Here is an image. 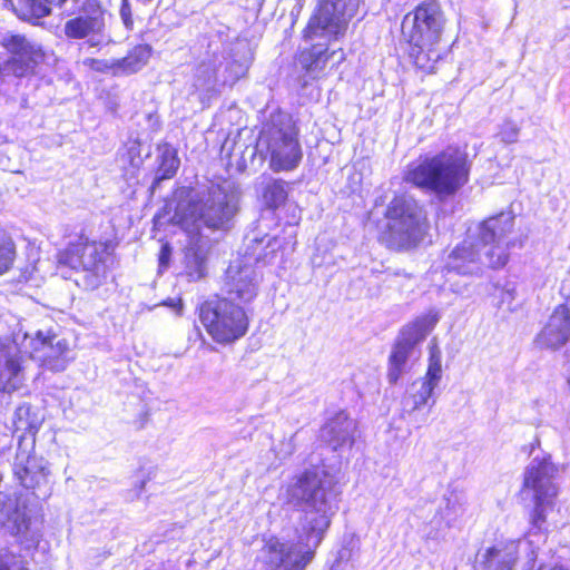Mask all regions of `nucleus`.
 Returning a JSON list of instances; mask_svg holds the SVG:
<instances>
[{"label":"nucleus","instance_id":"obj_1","mask_svg":"<svg viewBox=\"0 0 570 570\" xmlns=\"http://www.w3.org/2000/svg\"><path fill=\"white\" fill-rule=\"evenodd\" d=\"M332 475L322 469H307L295 475L286 488L287 503L301 515L292 541L268 540L259 559L269 570H305L338 510Z\"/></svg>","mask_w":570,"mask_h":570},{"label":"nucleus","instance_id":"obj_2","mask_svg":"<svg viewBox=\"0 0 570 570\" xmlns=\"http://www.w3.org/2000/svg\"><path fill=\"white\" fill-rule=\"evenodd\" d=\"M238 200V193L230 183L210 184L191 191L186 203L178 204L175 215L189 233L202 228L227 232L233 226Z\"/></svg>","mask_w":570,"mask_h":570},{"label":"nucleus","instance_id":"obj_3","mask_svg":"<svg viewBox=\"0 0 570 570\" xmlns=\"http://www.w3.org/2000/svg\"><path fill=\"white\" fill-rule=\"evenodd\" d=\"M218 46L207 52L195 67L191 87L199 101L205 104L217 95L222 87L233 86L246 76L253 60L249 46L237 42L228 49Z\"/></svg>","mask_w":570,"mask_h":570},{"label":"nucleus","instance_id":"obj_4","mask_svg":"<svg viewBox=\"0 0 570 570\" xmlns=\"http://www.w3.org/2000/svg\"><path fill=\"white\" fill-rule=\"evenodd\" d=\"M469 174L466 155L459 149L448 148L410 167L404 179L420 189L433 193L439 199H446L468 183Z\"/></svg>","mask_w":570,"mask_h":570},{"label":"nucleus","instance_id":"obj_5","mask_svg":"<svg viewBox=\"0 0 570 570\" xmlns=\"http://www.w3.org/2000/svg\"><path fill=\"white\" fill-rule=\"evenodd\" d=\"M559 468L550 455L534 456L523 473L522 492L534 503L530 512L529 537H543L548 510L554 505L559 493Z\"/></svg>","mask_w":570,"mask_h":570},{"label":"nucleus","instance_id":"obj_6","mask_svg":"<svg viewBox=\"0 0 570 570\" xmlns=\"http://www.w3.org/2000/svg\"><path fill=\"white\" fill-rule=\"evenodd\" d=\"M114 250L112 242H96L81 235L58 254L59 268L68 267L78 277L75 283L87 291L98 288L106 278L105 257Z\"/></svg>","mask_w":570,"mask_h":570},{"label":"nucleus","instance_id":"obj_7","mask_svg":"<svg viewBox=\"0 0 570 570\" xmlns=\"http://www.w3.org/2000/svg\"><path fill=\"white\" fill-rule=\"evenodd\" d=\"M258 145L266 146L269 167L276 173L295 169L303 157L295 126L287 114L271 115L261 131Z\"/></svg>","mask_w":570,"mask_h":570},{"label":"nucleus","instance_id":"obj_8","mask_svg":"<svg viewBox=\"0 0 570 570\" xmlns=\"http://www.w3.org/2000/svg\"><path fill=\"white\" fill-rule=\"evenodd\" d=\"M199 320L212 338L220 344L233 343L243 337L249 324L242 305L218 296L200 305Z\"/></svg>","mask_w":570,"mask_h":570},{"label":"nucleus","instance_id":"obj_9","mask_svg":"<svg viewBox=\"0 0 570 570\" xmlns=\"http://www.w3.org/2000/svg\"><path fill=\"white\" fill-rule=\"evenodd\" d=\"M386 216L392 246L410 248L423 240L429 226L426 213L417 200L409 196L394 197Z\"/></svg>","mask_w":570,"mask_h":570},{"label":"nucleus","instance_id":"obj_10","mask_svg":"<svg viewBox=\"0 0 570 570\" xmlns=\"http://www.w3.org/2000/svg\"><path fill=\"white\" fill-rule=\"evenodd\" d=\"M439 322L436 312H430L415 318L400 331L387 361L386 379L391 385L411 370V362L420 356L419 344Z\"/></svg>","mask_w":570,"mask_h":570},{"label":"nucleus","instance_id":"obj_11","mask_svg":"<svg viewBox=\"0 0 570 570\" xmlns=\"http://www.w3.org/2000/svg\"><path fill=\"white\" fill-rule=\"evenodd\" d=\"M0 524L28 553L38 549L43 537V517L36 505L21 497L2 504Z\"/></svg>","mask_w":570,"mask_h":570},{"label":"nucleus","instance_id":"obj_12","mask_svg":"<svg viewBox=\"0 0 570 570\" xmlns=\"http://www.w3.org/2000/svg\"><path fill=\"white\" fill-rule=\"evenodd\" d=\"M53 3L68 14H76L63 24V33L68 39H86V43L91 48L100 47L108 40L106 10L98 0H69L65 6H60L56 0Z\"/></svg>","mask_w":570,"mask_h":570},{"label":"nucleus","instance_id":"obj_13","mask_svg":"<svg viewBox=\"0 0 570 570\" xmlns=\"http://www.w3.org/2000/svg\"><path fill=\"white\" fill-rule=\"evenodd\" d=\"M442 379V354L436 346L430 348L429 366L424 377L414 381L402 399L403 416L420 429L426 424L435 400L429 404L435 387Z\"/></svg>","mask_w":570,"mask_h":570},{"label":"nucleus","instance_id":"obj_14","mask_svg":"<svg viewBox=\"0 0 570 570\" xmlns=\"http://www.w3.org/2000/svg\"><path fill=\"white\" fill-rule=\"evenodd\" d=\"M363 0H322L304 30L306 40L338 39L356 17Z\"/></svg>","mask_w":570,"mask_h":570},{"label":"nucleus","instance_id":"obj_15","mask_svg":"<svg viewBox=\"0 0 570 570\" xmlns=\"http://www.w3.org/2000/svg\"><path fill=\"white\" fill-rule=\"evenodd\" d=\"M514 227L512 212H501L482 220L475 232H469L487 250V256L494 267H503L509 261V249L515 245L509 238Z\"/></svg>","mask_w":570,"mask_h":570},{"label":"nucleus","instance_id":"obj_16","mask_svg":"<svg viewBox=\"0 0 570 570\" xmlns=\"http://www.w3.org/2000/svg\"><path fill=\"white\" fill-rule=\"evenodd\" d=\"M445 18L436 1L420 3L402 22V32L411 45L436 46L441 40Z\"/></svg>","mask_w":570,"mask_h":570},{"label":"nucleus","instance_id":"obj_17","mask_svg":"<svg viewBox=\"0 0 570 570\" xmlns=\"http://www.w3.org/2000/svg\"><path fill=\"white\" fill-rule=\"evenodd\" d=\"M29 340L30 357L40 362L41 366L48 371L58 373L67 368L73 360L72 350L69 342L51 330L23 333V344L27 346Z\"/></svg>","mask_w":570,"mask_h":570},{"label":"nucleus","instance_id":"obj_18","mask_svg":"<svg viewBox=\"0 0 570 570\" xmlns=\"http://www.w3.org/2000/svg\"><path fill=\"white\" fill-rule=\"evenodd\" d=\"M21 443L14 458L13 474L23 488L32 490L36 498L47 499L51 494L48 462L22 450Z\"/></svg>","mask_w":570,"mask_h":570},{"label":"nucleus","instance_id":"obj_19","mask_svg":"<svg viewBox=\"0 0 570 570\" xmlns=\"http://www.w3.org/2000/svg\"><path fill=\"white\" fill-rule=\"evenodd\" d=\"M485 268L494 267L487 250L476 242L470 233L458 244L448 255L444 264V271L460 275H480Z\"/></svg>","mask_w":570,"mask_h":570},{"label":"nucleus","instance_id":"obj_20","mask_svg":"<svg viewBox=\"0 0 570 570\" xmlns=\"http://www.w3.org/2000/svg\"><path fill=\"white\" fill-rule=\"evenodd\" d=\"M0 45L10 53L7 60L18 71V78L35 73L36 68L42 62L45 52L35 40L21 33L7 32L2 36Z\"/></svg>","mask_w":570,"mask_h":570},{"label":"nucleus","instance_id":"obj_21","mask_svg":"<svg viewBox=\"0 0 570 570\" xmlns=\"http://www.w3.org/2000/svg\"><path fill=\"white\" fill-rule=\"evenodd\" d=\"M20 334L0 338V392L12 393L19 390L26 380L24 353L19 347Z\"/></svg>","mask_w":570,"mask_h":570},{"label":"nucleus","instance_id":"obj_22","mask_svg":"<svg viewBox=\"0 0 570 570\" xmlns=\"http://www.w3.org/2000/svg\"><path fill=\"white\" fill-rule=\"evenodd\" d=\"M355 431V421L345 411H338L321 428L320 438L333 451H344L352 448Z\"/></svg>","mask_w":570,"mask_h":570},{"label":"nucleus","instance_id":"obj_23","mask_svg":"<svg viewBox=\"0 0 570 570\" xmlns=\"http://www.w3.org/2000/svg\"><path fill=\"white\" fill-rule=\"evenodd\" d=\"M521 541H500L476 556L478 570H512L519 558Z\"/></svg>","mask_w":570,"mask_h":570},{"label":"nucleus","instance_id":"obj_24","mask_svg":"<svg viewBox=\"0 0 570 570\" xmlns=\"http://www.w3.org/2000/svg\"><path fill=\"white\" fill-rule=\"evenodd\" d=\"M570 337V312L564 306L556 308L547 325L537 336L541 347L557 350L564 345Z\"/></svg>","mask_w":570,"mask_h":570},{"label":"nucleus","instance_id":"obj_25","mask_svg":"<svg viewBox=\"0 0 570 570\" xmlns=\"http://www.w3.org/2000/svg\"><path fill=\"white\" fill-rule=\"evenodd\" d=\"M209 247L206 242L198 237L185 249L183 276L188 282H197L207 274V257Z\"/></svg>","mask_w":570,"mask_h":570},{"label":"nucleus","instance_id":"obj_26","mask_svg":"<svg viewBox=\"0 0 570 570\" xmlns=\"http://www.w3.org/2000/svg\"><path fill=\"white\" fill-rule=\"evenodd\" d=\"M226 296L242 305L249 303L257 295V282L252 267L240 268L236 275L230 276L226 284Z\"/></svg>","mask_w":570,"mask_h":570},{"label":"nucleus","instance_id":"obj_27","mask_svg":"<svg viewBox=\"0 0 570 570\" xmlns=\"http://www.w3.org/2000/svg\"><path fill=\"white\" fill-rule=\"evenodd\" d=\"M465 504L466 498L462 491L448 489L433 520L439 525L443 522L445 527L450 528L464 514Z\"/></svg>","mask_w":570,"mask_h":570},{"label":"nucleus","instance_id":"obj_28","mask_svg":"<svg viewBox=\"0 0 570 570\" xmlns=\"http://www.w3.org/2000/svg\"><path fill=\"white\" fill-rule=\"evenodd\" d=\"M336 51L328 52L325 43H315L309 49L301 51L298 63L305 70L311 79H317L322 76L330 58H333Z\"/></svg>","mask_w":570,"mask_h":570},{"label":"nucleus","instance_id":"obj_29","mask_svg":"<svg viewBox=\"0 0 570 570\" xmlns=\"http://www.w3.org/2000/svg\"><path fill=\"white\" fill-rule=\"evenodd\" d=\"M151 56L149 45H138L134 47L126 57L116 59V71L114 76H128L142 69Z\"/></svg>","mask_w":570,"mask_h":570},{"label":"nucleus","instance_id":"obj_30","mask_svg":"<svg viewBox=\"0 0 570 570\" xmlns=\"http://www.w3.org/2000/svg\"><path fill=\"white\" fill-rule=\"evenodd\" d=\"M289 184L283 179L264 178L261 184L263 202L269 209H277L286 204Z\"/></svg>","mask_w":570,"mask_h":570},{"label":"nucleus","instance_id":"obj_31","mask_svg":"<svg viewBox=\"0 0 570 570\" xmlns=\"http://www.w3.org/2000/svg\"><path fill=\"white\" fill-rule=\"evenodd\" d=\"M13 425L16 432L22 433L20 435L21 440L28 434L31 438V443L33 444L35 435L41 425V419L29 404H22L14 411Z\"/></svg>","mask_w":570,"mask_h":570},{"label":"nucleus","instance_id":"obj_32","mask_svg":"<svg viewBox=\"0 0 570 570\" xmlns=\"http://www.w3.org/2000/svg\"><path fill=\"white\" fill-rule=\"evenodd\" d=\"M159 150V166L151 184V190H155L163 180L174 177L180 163L176 150L169 145H165Z\"/></svg>","mask_w":570,"mask_h":570},{"label":"nucleus","instance_id":"obj_33","mask_svg":"<svg viewBox=\"0 0 570 570\" xmlns=\"http://www.w3.org/2000/svg\"><path fill=\"white\" fill-rule=\"evenodd\" d=\"M384 283L390 288H395L400 292H412L415 286V279L411 274L404 272L386 273Z\"/></svg>","mask_w":570,"mask_h":570},{"label":"nucleus","instance_id":"obj_34","mask_svg":"<svg viewBox=\"0 0 570 570\" xmlns=\"http://www.w3.org/2000/svg\"><path fill=\"white\" fill-rule=\"evenodd\" d=\"M16 255L13 242L0 234V274L7 272L13 263Z\"/></svg>","mask_w":570,"mask_h":570},{"label":"nucleus","instance_id":"obj_35","mask_svg":"<svg viewBox=\"0 0 570 570\" xmlns=\"http://www.w3.org/2000/svg\"><path fill=\"white\" fill-rule=\"evenodd\" d=\"M521 127L511 119H505L500 126L498 136L500 140L507 145L518 141Z\"/></svg>","mask_w":570,"mask_h":570},{"label":"nucleus","instance_id":"obj_36","mask_svg":"<svg viewBox=\"0 0 570 570\" xmlns=\"http://www.w3.org/2000/svg\"><path fill=\"white\" fill-rule=\"evenodd\" d=\"M0 570H28L21 556L10 551H0Z\"/></svg>","mask_w":570,"mask_h":570},{"label":"nucleus","instance_id":"obj_37","mask_svg":"<svg viewBox=\"0 0 570 570\" xmlns=\"http://www.w3.org/2000/svg\"><path fill=\"white\" fill-rule=\"evenodd\" d=\"M425 45H412L411 57L415 66L428 73L433 72V63L429 61V56L425 53Z\"/></svg>","mask_w":570,"mask_h":570},{"label":"nucleus","instance_id":"obj_38","mask_svg":"<svg viewBox=\"0 0 570 570\" xmlns=\"http://www.w3.org/2000/svg\"><path fill=\"white\" fill-rule=\"evenodd\" d=\"M83 65L89 67L90 69L98 72H109L114 76V71H116V59H95L87 58L83 61Z\"/></svg>","mask_w":570,"mask_h":570},{"label":"nucleus","instance_id":"obj_39","mask_svg":"<svg viewBox=\"0 0 570 570\" xmlns=\"http://www.w3.org/2000/svg\"><path fill=\"white\" fill-rule=\"evenodd\" d=\"M295 436H296V433L293 434L287 441L282 442L279 449L276 451V455L279 459H286L295 452V449H296V445L294 443Z\"/></svg>","mask_w":570,"mask_h":570},{"label":"nucleus","instance_id":"obj_40","mask_svg":"<svg viewBox=\"0 0 570 570\" xmlns=\"http://www.w3.org/2000/svg\"><path fill=\"white\" fill-rule=\"evenodd\" d=\"M284 206H286L287 210V220L286 224L288 225H297L301 219V209L299 207L294 203H286Z\"/></svg>","mask_w":570,"mask_h":570},{"label":"nucleus","instance_id":"obj_41","mask_svg":"<svg viewBox=\"0 0 570 570\" xmlns=\"http://www.w3.org/2000/svg\"><path fill=\"white\" fill-rule=\"evenodd\" d=\"M171 252H173V249L169 244L166 243V244L161 245L160 252H159V257H158L160 269H165L169 266Z\"/></svg>","mask_w":570,"mask_h":570},{"label":"nucleus","instance_id":"obj_42","mask_svg":"<svg viewBox=\"0 0 570 570\" xmlns=\"http://www.w3.org/2000/svg\"><path fill=\"white\" fill-rule=\"evenodd\" d=\"M10 76L18 78V71H16L14 67L6 60L0 63V85L4 83Z\"/></svg>","mask_w":570,"mask_h":570},{"label":"nucleus","instance_id":"obj_43","mask_svg":"<svg viewBox=\"0 0 570 570\" xmlns=\"http://www.w3.org/2000/svg\"><path fill=\"white\" fill-rule=\"evenodd\" d=\"M120 17L127 28L132 27L131 8L128 0H124L120 7Z\"/></svg>","mask_w":570,"mask_h":570},{"label":"nucleus","instance_id":"obj_44","mask_svg":"<svg viewBox=\"0 0 570 570\" xmlns=\"http://www.w3.org/2000/svg\"><path fill=\"white\" fill-rule=\"evenodd\" d=\"M425 53L429 56V61L433 63V72L435 71V65L441 59V52L435 46H426Z\"/></svg>","mask_w":570,"mask_h":570},{"label":"nucleus","instance_id":"obj_45","mask_svg":"<svg viewBox=\"0 0 570 570\" xmlns=\"http://www.w3.org/2000/svg\"><path fill=\"white\" fill-rule=\"evenodd\" d=\"M535 560H537V554H535L534 550H532L531 553L529 554V559H528L527 563L524 564L523 570H533ZM538 570H543V566L540 564Z\"/></svg>","mask_w":570,"mask_h":570},{"label":"nucleus","instance_id":"obj_46","mask_svg":"<svg viewBox=\"0 0 570 570\" xmlns=\"http://www.w3.org/2000/svg\"><path fill=\"white\" fill-rule=\"evenodd\" d=\"M138 147H139V144L137 141H134L132 145L129 148V154H130L131 163L132 164H134V155H136V154L138 155L139 154Z\"/></svg>","mask_w":570,"mask_h":570},{"label":"nucleus","instance_id":"obj_47","mask_svg":"<svg viewBox=\"0 0 570 570\" xmlns=\"http://www.w3.org/2000/svg\"><path fill=\"white\" fill-rule=\"evenodd\" d=\"M21 344H22V345H24V344H23V341L21 342ZM26 344H27V346H23L24 348H28V347H29V348H31V347L29 346V340L27 341V343H26ZM31 351H32V350H30V352H31ZM24 353H28V350H24Z\"/></svg>","mask_w":570,"mask_h":570},{"label":"nucleus","instance_id":"obj_48","mask_svg":"<svg viewBox=\"0 0 570 570\" xmlns=\"http://www.w3.org/2000/svg\"><path fill=\"white\" fill-rule=\"evenodd\" d=\"M146 481H141L139 485V492H141L145 488Z\"/></svg>","mask_w":570,"mask_h":570},{"label":"nucleus","instance_id":"obj_49","mask_svg":"<svg viewBox=\"0 0 570 570\" xmlns=\"http://www.w3.org/2000/svg\"><path fill=\"white\" fill-rule=\"evenodd\" d=\"M342 59H343V53L341 52L337 61H341Z\"/></svg>","mask_w":570,"mask_h":570},{"label":"nucleus","instance_id":"obj_50","mask_svg":"<svg viewBox=\"0 0 570 570\" xmlns=\"http://www.w3.org/2000/svg\"><path fill=\"white\" fill-rule=\"evenodd\" d=\"M62 276L63 278H70V276H67L66 274L62 273Z\"/></svg>","mask_w":570,"mask_h":570},{"label":"nucleus","instance_id":"obj_51","mask_svg":"<svg viewBox=\"0 0 570 570\" xmlns=\"http://www.w3.org/2000/svg\"><path fill=\"white\" fill-rule=\"evenodd\" d=\"M568 382H569V384H570V375H569Z\"/></svg>","mask_w":570,"mask_h":570}]
</instances>
